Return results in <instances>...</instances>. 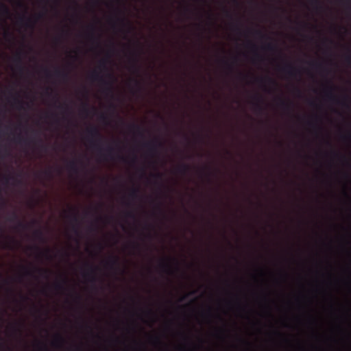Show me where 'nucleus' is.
Returning a JSON list of instances; mask_svg holds the SVG:
<instances>
[{"label": "nucleus", "instance_id": "obj_1", "mask_svg": "<svg viewBox=\"0 0 351 351\" xmlns=\"http://www.w3.org/2000/svg\"><path fill=\"white\" fill-rule=\"evenodd\" d=\"M86 132L89 136V141L91 146L95 148L101 158L106 160L108 159L114 160V149L112 146H108L106 149H104L101 145L100 141L103 138V136L99 130V128L95 125H91L87 128Z\"/></svg>", "mask_w": 351, "mask_h": 351}, {"label": "nucleus", "instance_id": "obj_2", "mask_svg": "<svg viewBox=\"0 0 351 351\" xmlns=\"http://www.w3.org/2000/svg\"><path fill=\"white\" fill-rule=\"evenodd\" d=\"M107 61V59H103L99 62V69L108 71L106 75V78L101 76L97 71H93L90 75V77L94 82H99L102 86L104 93L108 95L113 93V84L116 81V78L112 72L108 71L106 66Z\"/></svg>", "mask_w": 351, "mask_h": 351}, {"label": "nucleus", "instance_id": "obj_3", "mask_svg": "<svg viewBox=\"0 0 351 351\" xmlns=\"http://www.w3.org/2000/svg\"><path fill=\"white\" fill-rule=\"evenodd\" d=\"M335 86L333 85L330 84L328 86L325 90V95L328 100L332 101L335 104H340L344 107L348 108V104L347 101L348 100V97L345 96L343 100L340 101L335 95H334Z\"/></svg>", "mask_w": 351, "mask_h": 351}, {"label": "nucleus", "instance_id": "obj_4", "mask_svg": "<svg viewBox=\"0 0 351 351\" xmlns=\"http://www.w3.org/2000/svg\"><path fill=\"white\" fill-rule=\"evenodd\" d=\"M14 141L21 144V145H29L30 143H34L36 142L39 143V146L40 149L43 151L47 150V146L43 144L41 139H36L35 138H24L21 134H18L14 138Z\"/></svg>", "mask_w": 351, "mask_h": 351}, {"label": "nucleus", "instance_id": "obj_5", "mask_svg": "<svg viewBox=\"0 0 351 351\" xmlns=\"http://www.w3.org/2000/svg\"><path fill=\"white\" fill-rule=\"evenodd\" d=\"M43 16V14L40 13L36 15V19L33 20L32 18L26 17L25 15H21L18 19V23L23 27L33 29L36 22Z\"/></svg>", "mask_w": 351, "mask_h": 351}, {"label": "nucleus", "instance_id": "obj_6", "mask_svg": "<svg viewBox=\"0 0 351 351\" xmlns=\"http://www.w3.org/2000/svg\"><path fill=\"white\" fill-rule=\"evenodd\" d=\"M162 145V143L158 138H155L143 144V146L147 149L149 154L152 156L155 155L157 153L158 148Z\"/></svg>", "mask_w": 351, "mask_h": 351}, {"label": "nucleus", "instance_id": "obj_7", "mask_svg": "<svg viewBox=\"0 0 351 351\" xmlns=\"http://www.w3.org/2000/svg\"><path fill=\"white\" fill-rule=\"evenodd\" d=\"M171 261H174L176 263V270L178 271L179 269L178 266V263L176 259H173V258L163 259L161 261V263H160V267L162 269V271L169 275H172L174 272V270L173 269V268L170 264Z\"/></svg>", "mask_w": 351, "mask_h": 351}, {"label": "nucleus", "instance_id": "obj_8", "mask_svg": "<svg viewBox=\"0 0 351 351\" xmlns=\"http://www.w3.org/2000/svg\"><path fill=\"white\" fill-rule=\"evenodd\" d=\"M86 267L88 268V271L84 273V276L88 278L91 282L95 283L97 280L95 274L97 267L89 263H86Z\"/></svg>", "mask_w": 351, "mask_h": 351}, {"label": "nucleus", "instance_id": "obj_9", "mask_svg": "<svg viewBox=\"0 0 351 351\" xmlns=\"http://www.w3.org/2000/svg\"><path fill=\"white\" fill-rule=\"evenodd\" d=\"M280 71L289 77H295L298 74V70L291 64H287L280 69Z\"/></svg>", "mask_w": 351, "mask_h": 351}, {"label": "nucleus", "instance_id": "obj_10", "mask_svg": "<svg viewBox=\"0 0 351 351\" xmlns=\"http://www.w3.org/2000/svg\"><path fill=\"white\" fill-rule=\"evenodd\" d=\"M105 265L110 269L117 270L119 269V258L117 256H111Z\"/></svg>", "mask_w": 351, "mask_h": 351}, {"label": "nucleus", "instance_id": "obj_11", "mask_svg": "<svg viewBox=\"0 0 351 351\" xmlns=\"http://www.w3.org/2000/svg\"><path fill=\"white\" fill-rule=\"evenodd\" d=\"M71 220L76 223L75 225H73L72 227L73 232L75 234L76 236L80 237V231L79 230L77 224L79 223V218L77 213L75 212V210H72V213L71 215Z\"/></svg>", "mask_w": 351, "mask_h": 351}, {"label": "nucleus", "instance_id": "obj_12", "mask_svg": "<svg viewBox=\"0 0 351 351\" xmlns=\"http://www.w3.org/2000/svg\"><path fill=\"white\" fill-rule=\"evenodd\" d=\"M8 220L11 222L17 221V228L21 229H26L27 225L19 219V216L16 213L13 212L8 217Z\"/></svg>", "mask_w": 351, "mask_h": 351}, {"label": "nucleus", "instance_id": "obj_13", "mask_svg": "<svg viewBox=\"0 0 351 351\" xmlns=\"http://www.w3.org/2000/svg\"><path fill=\"white\" fill-rule=\"evenodd\" d=\"M14 61L16 63V66L18 70L21 73H23L25 70V67L23 65L22 51H19L16 53V55L14 58Z\"/></svg>", "mask_w": 351, "mask_h": 351}, {"label": "nucleus", "instance_id": "obj_14", "mask_svg": "<svg viewBox=\"0 0 351 351\" xmlns=\"http://www.w3.org/2000/svg\"><path fill=\"white\" fill-rule=\"evenodd\" d=\"M89 29L91 30V33L90 34V40L93 43H95L97 45V47H99V40L100 37L96 36L94 32L95 29V27L93 25L89 26Z\"/></svg>", "mask_w": 351, "mask_h": 351}, {"label": "nucleus", "instance_id": "obj_15", "mask_svg": "<svg viewBox=\"0 0 351 351\" xmlns=\"http://www.w3.org/2000/svg\"><path fill=\"white\" fill-rule=\"evenodd\" d=\"M54 75L59 78L62 80H67L69 77V73L65 70H62L56 68L54 71Z\"/></svg>", "mask_w": 351, "mask_h": 351}, {"label": "nucleus", "instance_id": "obj_16", "mask_svg": "<svg viewBox=\"0 0 351 351\" xmlns=\"http://www.w3.org/2000/svg\"><path fill=\"white\" fill-rule=\"evenodd\" d=\"M0 14L8 18L11 15L10 10L8 5L1 2H0Z\"/></svg>", "mask_w": 351, "mask_h": 351}, {"label": "nucleus", "instance_id": "obj_17", "mask_svg": "<svg viewBox=\"0 0 351 351\" xmlns=\"http://www.w3.org/2000/svg\"><path fill=\"white\" fill-rule=\"evenodd\" d=\"M67 168L69 171L74 173H77L79 172V169L77 167V161L76 160H73L69 161L67 163Z\"/></svg>", "mask_w": 351, "mask_h": 351}, {"label": "nucleus", "instance_id": "obj_18", "mask_svg": "<svg viewBox=\"0 0 351 351\" xmlns=\"http://www.w3.org/2000/svg\"><path fill=\"white\" fill-rule=\"evenodd\" d=\"M190 169H191L190 165L185 164V163H182L177 167V171L183 175L188 173L190 171Z\"/></svg>", "mask_w": 351, "mask_h": 351}, {"label": "nucleus", "instance_id": "obj_19", "mask_svg": "<svg viewBox=\"0 0 351 351\" xmlns=\"http://www.w3.org/2000/svg\"><path fill=\"white\" fill-rule=\"evenodd\" d=\"M138 56L136 53L134 54V58H132V69L134 72L138 73L140 71V67L138 64Z\"/></svg>", "mask_w": 351, "mask_h": 351}, {"label": "nucleus", "instance_id": "obj_20", "mask_svg": "<svg viewBox=\"0 0 351 351\" xmlns=\"http://www.w3.org/2000/svg\"><path fill=\"white\" fill-rule=\"evenodd\" d=\"M129 128H130V131L135 132L138 134H139L140 136H143V129L142 128L141 126H140L138 125H136V124H134V123L130 124L129 125Z\"/></svg>", "mask_w": 351, "mask_h": 351}, {"label": "nucleus", "instance_id": "obj_21", "mask_svg": "<svg viewBox=\"0 0 351 351\" xmlns=\"http://www.w3.org/2000/svg\"><path fill=\"white\" fill-rule=\"evenodd\" d=\"M3 180L5 181V183H8L10 180H13L14 182H15L16 184H21V180L18 179L16 177L11 175V174H8V175H5L3 177Z\"/></svg>", "mask_w": 351, "mask_h": 351}, {"label": "nucleus", "instance_id": "obj_22", "mask_svg": "<svg viewBox=\"0 0 351 351\" xmlns=\"http://www.w3.org/2000/svg\"><path fill=\"white\" fill-rule=\"evenodd\" d=\"M64 342V338L59 334L56 335L55 339L53 341V345L56 347H60Z\"/></svg>", "mask_w": 351, "mask_h": 351}, {"label": "nucleus", "instance_id": "obj_23", "mask_svg": "<svg viewBox=\"0 0 351 351\" xmlns=\"http://www.w3.org/2000/svg\"><path fill=\"white\" fill-rule=\"evenodd\" d=\"M139 193H140L139 188L134 187L130 190L129 196L132 199H137L139 197Z\"/></svg>", "mask_w": 351, "mask_h": 351}, {"label": "nucleus", "instance_id": "obj_24", "mask_svg": "<svg viewBox=\"0 0 351 351\" xmlns=\"http://www.w3.org/2000/svg\"><path fill=\"white\" fill-rule=\"evenodd\" d=\"M258 102L255 104V108L259 112H262L263 110V108L262 106V103L263 101V98L261 96H256L255 97Z\"/></svg>", "mask_w": 351, "mask_h": 351}, {"label": "nucleus", "instance_id": "obj_25", "mask_svg": "<svg viewBox=\"0 0 351 351\" xmlns=\"http://www.w3.org/2000/svg\"><path fill=\"white\" fill-rule=\"evenodd\" d=\"M280 105L284 110H290L291 108V103L288 102L281 98H279Z\"/></svg>", "mask_w": 351, "mask_h": 351}, {"label": "nucleus", "instance_id": "obj_26", "mask_svg": "<svg viewBox=\"0 0 351 351\" xmlns=\"http://www.w3.org/2000/svg\"><path fill=\"white\" fill-rule=\"evenodd\" d=\"M34 236L36 239L40 241H45V237L43 231L40 229H37L34 232Z\"/></svg>", "mask_w": 351, "mask_h": 351}, {"label": "nucleus", "instance_id": "obj_27", "mask_svg": "<svg viewBox=\"0 0 351 351\" xmlns=\"http://www.w3.org/2000/svg\"><path fill=\"white\" fill-rule=\"evenodd\" d=\"M14 104L16 105L17 108L23 109L24 102L21 100L17 95L14 96L13 97Z\"/></svg>", "mask_w": 351, "mask_h": 351}, {"label": "nucleus", "instance_id": "obj_28", "mask_svg": "<svg viewBox=\"0 0 351 351\" xmlns=\"http://www.w3.org/2000/svg\"><path fill=\"white\" fill-rule=\"evenodd\" d=\"M16 243V240L12 238L10 239L9 242L3 243L2 247L3 249L12 250L13 249L12 244Z\"/></svg>", "mask_w": 351, "mask_h": 351}, {"label": "nucleus", "instance_id": "obj_29", "mask_svg": "<svg viewBox=\"0 0 351 351\" xmlns=\"http://www.w3.org/2000/svg\"><path fill=\"white\" fill-rule=\"evenodd\" d=\"M34 269L44 278H48V274L50 273V271L49 269H42V268H38V267H34Z\"/></svg>", "mask_w": 351, "mask_h": 351}, {"label": "nucleus", "instance_id": "obj_30", "mask_svg": "<svg viewBox=\"0 0 351 351\" xmlns=\"http://www.w3.org/2000/svg\"><path fill=\"white\" fill-rule=\"evenodd\" d=\"M66 282V278H64L62 279V282H56L54 284V287L58 291H61L64 289V285Z\"/></svg>", "mask_w": 351, "mask_h": 351}, {"label": "nucleus", "instance_id": "obj_31", "mask_svg": "<svg viewBox=\"0 0 351 351\" xmlns=\"http://www.w3.org/2000/svg\"><path fill=\"white\" fill-rule=\"evenodd\" d=\"M258 80L261 82H263V81H267L270 84L274 86H276L278 85L277 82L276 80H274V79H272L271 77H265V78H259L258 79Z\"/></svg>", "mask_w": 351, "mask_h": 351}, {"label": "nucleus", "instance_id": "obj_32", "mask_svg": "<svg viewBox=\"0 0 351 351\" xmlns=\"http://www.w3.org/2000/svg\"><path fill=\"white\" fill-rule=\"evenodd\" d=\"M264 49L267 51H276L278 49L277 47L271 43H267V45H265L264 46Z\"/></svg>", "mask_w": 351, "mask_h": 351}, {"label": "nucleus", "instance_id": "obj_33", "mask_svg": "<svg viewBox=\"0 0 351 351\" xmlns=\"http://www.w3.org/2000/svg\"><path fill=\"white\" fill-rule=\"evenodd\" d=\"M117 21L120 23V24L122 25V26H126V25H128L130 29L131 28V25L130 24V23L126 21V19L123 17H119L117 19Z\"/></svg>", "mask_w": 351, "mask_h": 351}, {"label": "nucleus", "instance_id": "obj_34", "mask_svg": "<svg viewBox=\"0 0 351 351\" xmlns=\"http://www.w3.org/2000/svg\"><path fill=\"white\" fill-rule=\"evenodd\" d=\"M311 3L315 7L316 10H319L322 8L320 2L318 0H311Z\"/></svg>", "mask_w": 351, "mask_h": 351}, {"label": "nucleus", "instance_id": "obj_35", "mask_svg": "<svg viewBox=\"0 0 351 351\" xmlns=\"http://www.w3.org/2000/svg\"><path fill=\"white\" fill-rule=\"evenodd\" d=\"M82 111L86 115H88L89 114L90 110H89V108H88V104L87 103H84L83 104Z\"/></svg>", "mask_w": 351, "mask_h": 351}, {"label": "nucleus", "instance_id": "obj_36", "mask_svg": "<svg viewBox=\"0 0 351 351\" xmlns=\"http://www.w3.org/2000/svg\"><path fill=\"white\" fill-rule=\"evenodd\" d=\"M6 204V200L1 195H0V210L5 208Z\"/></svg>", "mask_w": 351, "mask_h": 351}, {"label": "nucleus", "instance_id": "obj_37", "mask_svg": "<svg viewBox=\"0 0 351 351\" xmlns=\"http://www.w3.org/2000/svg\"><path fill=\"white\" fill-rule=\"evenodd\" d=\"M132 80H133L136 87L138 88V90H141V88H142L141 82L136 79H133Z\"/></svg>", "mask_w": 351, "mask_h": 351}, {"label": "nucleus", "instance_id": "obj_38", "mask_svg": "<svg viewBox=\"0 0 351 351\" xmlns=\"http://www.w3.org/2000/svg\"><path fill=\"white\" fill-rule=\"evenodd\" d=\"M23 269L25 271V276H34V273H33L32 271L28 269L27 267H23Z\"/></svg>", "mask_w": 351, "mask_h": 351}, {"label": "nucleus", "instance_id": "obj_39", "mask_svg": "<svg viewBox=\"0 0 351 351\" xmlns=\"http://www.w3.org/2000/svg\"><path fill=\"white\" fill-rule=\"evenodd\" d=\"M345 61L348 65L351 66V53H349L345 56Z\"/></svg>", "mask_w": 351, "mask_h": 351}, {"label": "nucleus", "instance_id": "obj_40", "mask_svg": "<svg viewBox=\"0 0 351 351\" xmlns=\"http://www.w3.org/2000/svg\"><path fill=\"white\" fill-rule=\"evenodd\" d=\"M43 173V174H44L46 177H47V178H52V172H51V169L45 170V171H44Z\"/></svg>", "mask_w": 351, "mask_h": 351}, {"label": "nucleus", "instance_id": "obj_41", "mask_svg": "<svg viewBox=\"0 0 351 351\" xmlns=\"http://www.w3.org/2000/svg\"><path fill=\"white\" fill-rule=\"evenodd\" d=\"M254 34L261 38H266L265 34H264L261 30L254 31Z\"/></svg>", "mask_w": 351, "mask_h": 351}, {"label": "nucleus", "instance_id": "obj_42", "mask_svg": "<svg viewBox=\"0 0 351 351\" xmlns=\"http://www.w3.org/2000/svg\"><path fill=\"white\" fill-rule=\"evenodd\" d=\"M253 60H262V56L259 53L254 52V58Z\"/></svg>", "mask_w": 351, "mask_h": 351}, {"label": "nucleus", "instance_id": "obj_43", "mask_svg": "<svg viewBox=\"0 0 351 351\" xmlns=\"http://www.w3.org/2000/svg\"><path fill=\"white\" fill-rule=\"evenodd\" d=\"M49 253H50V250L49 248H47L45 252H40V254H42L43 255H45L46 256L47 258H50V255H49Z\"/></svg>", "mask_w": 351, "mask_h": 351}, {"label": "nucleus", "instance_id": "obj_44", "mask_svg": "<svg viewBox=\"0 0 351 351\" xmlns=\"http://www.w3.org/2000/svg\"><path fill=\"white\" fill-rule=\"evenodd\" d=\"M125 215L128 217H130V218H132V219H134L135 218V215L133 212L132 211H128L125 213Z\"/></svg>", "mask_w": 351, "mask_h": 351}, {"label": "nucleus", "instance_id": "obj_45", "mask_svg": "<svg viewBox=\"0 0 351 351\" xmlns=\"http://www.w3.org/2000/svg\"><path fill=\"white\" fill-rule=\"evenodd\" d=\"M59 108H62V109H64L66 112H69V107L68 105H66V104H60L59 106Z\"/></svg>", "mask_w": 351, "mask_h": 351}, {"label": "nucleus", "instance_id": "obj_46", "mask_svg": "<svg viewBox=\"0 0 351 351\" xmlns=\"http://www.w3.org/2000/svg\"><path fill=\"white\" fill-rule=\"evenodd\" d=\"M311 65L313 66H315L317 69H322L323 67V65L319 63L311 62Z\"/></svg>", "mask_w": 351, "mask_h": 351}, {"label": "nucleus", "instance_id": "obj_47", "mask_svg": "<svg viewBox=\"0 0 351 351\" xmlns=\"http://www.w3.org/2000/svg\"><path fill=\"white\" fill-rule=\"evenodd\" d=\"M152 176H153L154 178H155L156 179L161 180V179H162V173H155V174L152 175Z\"/></svg>", "mask_w": 351, "mask_h": 351}, {"label": "nucleus", "instance_id": "obj_48", "mask_svg": "<svg viewBox=\"0 0 351 351\" xmlns=\"http://www.w3.org/2000/svg\"><path fill=\"white\" fill-rule=\"evenodd\" d=\"M100 119L102 120L104 122H106L108 120V117L105 114H101L100 115Z\"/></svg>", "mask_w": 351, "mask_h": 351}, {"label": "nucleus", "instance_id": "obj_49", "mask_svg": "<svg viewBox=\"0 0 351 351\" xmlns=\"http://www.w3.org/2000/svg\"><path fill=\"white\" fill-rule=\"evenodd\" d=\"M44 71H45V73L47 77H51V72L49 71V70L48 69L45 68Z\"/></svg>", "mask_w": 351, "mask_h": 351}, {"label": "nucleus", "instance_id": "obj_50", "mask_svg": "<svg viewBox=\"0 0 351 351\" xmlns=\"http://www.w3.org/2000/svg\"><path fill=\"white\" fill-rule=\"evenodd\" d=\"M117 158L119 159L120 160H122L123 162H125L126 160L124 157L121 156V155H118L117 156Z\"/></svg>", "mask_w": 351, "mask_h": 351}, {"label": "nucleus", "instance_id": "obj_51", "mask_svg": "<svg viewBox=\"0 0 351 351\" xmlns=\"http://www.w3.org/2000/svg\"><path fill=\"white\" fill-rule=\"evenodd\" d=\"M154 341H155V342H156V343H161V341H160V339H159L158 337H155L154 338Z\"/></svg>", "mask_w": 351, "mask_h": 351}, {"label": "nucleus", "instance_id": "obj_52", "mask_svg": "<svg viewBox=\"0 0 351 351\" xmlns=\"http://www.w3.org/2000/svg\"><path fill=\"white\" fill-rule=\"evenodd\" d=\"M234 29L238 32H241V29L239 28V27L237 25H234Z\"/></svg>", "mask_w": 351, "mask_h": 351}, {"label": "nucleus", "instance_id": "obj_53", "mask_svg": "<svg viewBox=\"0 0 351 351\" xmlns=\"http://www.w3.org/2000/svg\"><path fill=\"white\" fill-rule=\"evenodd\" d=\"M18 5H19V7H21V8L25 7V5H24V4L22 3V1H19L18 2Z\"/></svg>", "mask_w": 351, "mask_h": 351}, {"label": "nucleus", "instance_id": "obj_54", "mask_svg": "<svg viewBox=\"0 0 351 351\" xmlns=\"http://www.w3.org/2000/svg\"><path fill=\"white\" fill-rule=\"evenodd\" d=\"M225 13L226 14L227 16H229V17H231L232 15L230 14V12L227 10H225Z\"/></svg>", "mask_w": 351, "mask_h": 351}, {"label": "nucleus", "instance_id": "obj_55", "mask_svg": "<svg viewBox=\"0 0 351 351\" xmlns=\"http://www.w3.org/2000/svg\"><path fill=\"white\" fill-rule=\"evenodd\" d=\"M41 350H44V351H48L47 348V347H46V346H45V345H43V346H41Z\"/></svg>", "mask_w": 351, "mask_h": 351}, {"label": "nucleus", "instance_id": "obj_56", "mask_svg": "<svg viewBox=\"0 0 351 351\" xmlns=\"http://www.w3.org/2000/svg\"><path fill=\"white\" fill-rule=\"evenodd\" d=\"M32 248H33V249H34V250H36L37 251L40 252V248L38 246H34Z\"/></svg>", "mask_w": 351, "mask_h": 351}, {"label": "nucleus", "instance_id": "obj_57", "mask_svg": "<svg viewBox=\"0 0 351 351\" xmlns=\"http://www.w3.org/2000/svg\"><path fill=\"white\" fill-rule=\"evenodd\" d=\"M250 44L251 45L252 48L253 49H256V46L254 44H252L251 43H250Z\"/></svg>", "mask_w": 351, "mask_h": 351}, {"label": "nucleus", "instance_id": "obj_58", "mask_svg": "<svg viewBox=\"0 0 351 351\" xmlns=\"http://www.w3.org/2000/svg\"><path fill=\"white\" fill-rule=\"evenodd\" d=\"M95 226H91L89 228V230H90V231H93V230H95Z\"/></svg>", "mask_w": 351, "mask_h": 351}, {"label": "nucleus", "instance_id": "obj_59", "mask_svg": "<svg viewBox=\"0 0 351 351\" xmlns=\"http://www.w3.org/2000/svg\"><path fill=\"white\" fill-rule=\"evenodd\" d=\"M295 91H296L298 94H300V93H301V91H300V90L298 88H295Z\"/></svg>", "mask_w": 351, "mask_h": 351}, {"label": "nucleus", "instance_id": "obj_60", "mask_svg": "<svg viewBox=\"0 0 351 351\" xmlns=\"http://www.w3.org/2000/svg\"><path fill=\"white\" fill-rule=\"evenodd\" d=\"M83 90H84L85 95L86 96L87 93H88L86 88H84Z\"/></svg>", "mask_w": 351, "mask_h": 351}, {"label": "nucleus", "instance_id": "obj_61", "mask_svg": "<svg viewBox=\"0 0 351 351\" xmlns=\"http://www.w3.org/2000/svg\"><path fill=\"white\" fill-rule=\"evenodd\" d=\"M226 62V64H227V66H228V68H229L230 69H231V70H232V66H231V65H230L229 64H228V62Z\"/></svg>", "mask_w": 351, "mask_h": 351}, {"label": "nucleus", "instance_id": "obj_62", "mask_svg": "<svg viewBox=\"0 0 351 351\" xmlns=\"http://www.w3.org/2000/svg\"><path fill=\"white\" fill-rule=\"evenodd\" d=\"M75 298H76V299H77V300H80V296L78 294H77V293L75 294Z\"/></svg>", "mask_w": 351, "mask_h": 351}, {"label": "nucleus", "instance_id": "obj_63", "mask_svg": "<svg viewBox=\"0 0 351 351\" xmlns=\"http://www.w3.org/2000/svg\"><path fill=\"white\" fill-rule=\"evenodd\" d=\"M14 330H15V331H16V332H20L19 329V328H16V327H15V326L14 327Z\"/></svg>", "mask_w": 351, "mask_h": 351}, {"label": "nucleus", "instance_id": "obj_64", "mask_svg": "<svg viewBox=\"0 0 351 351\" xmlns=\"http://www.w3.org/2000/svg\"><path fill=\"white\" fill-rule=\"evenodd\" d=\"M99 250H102L103 249V246L101 245V244H99Z\"/></svg>", "mask_w": 351, "mask_h": 351}]
</instances>
